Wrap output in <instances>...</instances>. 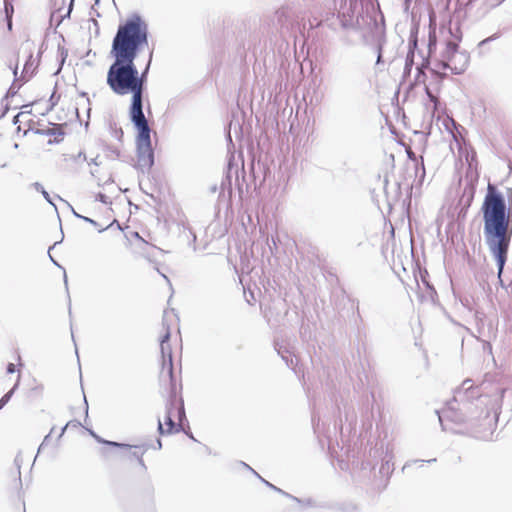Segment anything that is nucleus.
<instances>
[{
  "instance_id": "1",
  "label": "nucleus",
  "mask_w": 512,
  "mask_h": 512,
  "mask_svg": "<svg viewBox=\"0 0 512 512\" xmlns=\"http://www.w3.org/2000/svg\"><path fill=\"white\" fill-rule=\"evenodd\" d=\"M146 45L148 25L138 14H133L119 25L112 41L110 54L114 62L108 69L106 81L115 94H131L129 118L144 114L141 82L134 61Z\"/></svg>"
},
{
  "instance_id": "2",
  "label": "nucleus",
  "mask_w": 512,
  "mask_h": 512,
  "mask_svg": "<svg viewBox=\"0 0 512 512\" xmlns=\"http://www.w3.org/2000/svg\"><path fill=\"white\" fill-rule=\"evenodd\" d=\"M435 413L442 423V416L455 423H464L470 420H483L484 425L492 429L498 421L499 413L495 410V404L491 403L488 396H482L476 388H473L470 379L463 381L460 387L455 390L453 399L448 401L445 409L440 415L439 411Z\"/></svg>"
},
{
  "instance_id": "3",
  "label": "nucleus",
  "mask_w": 512,
  "mask_h": 512,
  "mask_svg": "<svg viewBox=\"0 0 512 512\" xmlns=\"http://www.w3.org/2000/svg\"><path fill=\"white\" fill-rule=\"evenodd\" d=\"M369 1L366 3V11L361 1H350L349 6H344L338 13L340 25L343 29H351L360 33L361 38L367 41L371 36L376 42L377 60L376 64L382 63V51L385 43V26L383 15L377 13L374 7L369 10ZM371 6H373L371 4Z\"/></svg>"
},
{
  "instance_id": "4",
  "label": "nucleus",
  "mask_w": 512,
  "mask_h": 512,
  "mask_svg": "<svg viewBox=\"0 0 512 512\" xmlns=\"http://www.w3.org/2000/svg\"><path fill=\"white\" fill-rule=\"evenodd\" d=\"M137 130L136 153L138 169L142 173L148 172L155 163L154 150L151 143V129L145 115L129 118Z\"/></svg>"
},
{
  "instance_id": "5",
  "label": "nucleus",
  "mask_w": 512,
  "mask_h": 512,
  "mask_svg": "<svg viewBox=\"0 0 512 512\" xmlns=\"http://www.w3.org/2000/svg\"><path fill=\"white\" fill-rule=\"evenodd\" d=\"M459 45L455 41H448L446 49L442 53V60L431 68V72L440 77H446L445 73H440L438 69H450L453 74H462L468 67L470 56L466 51H459Z\"/></svg>"
},
{
  "instance_id": "6",
  "label": "nucleus",
  "mask_w": 512,
  "mask_h": 512,
  "mask_svg": "<svg viewBox=\"0 0 512 512\" xmlns=\"http://www.w3.org/2000/svg\"><path fill=\"white\" fill-rule=\"evenodd\" d=\"M176 402V392L172 390L166 405V414L164 416L165 424L167 426L166 430L163 428L161 420L158 419V432L160 435L174 434L180 431V426L173 420V409L175 408Z\"/></svg>"
},
{
  "instance_id": "7",
  "label": "nucleus",
  "mask_w": 512,
  "mask_h": 512,
  "mask_svg": "<svg viewBox=\"0 0 512 512\" xmlns=\"http://www.w3.org/2000/svg\"><path fill=\"white\" fill-rule=\"evenodd\" d=\"M466 181L461 200L464 201L466 207H469L476 193L478 175L473 173L467 174Z\"/></svg>"
},
{
  "instance_id": "8",
  "label": "nucleus",
  "mask_w": 512,
  "mask_h": 512,
  "mask_svg": "<svg viewBox=\"0 0 512 512\" xmlns=\"http://www.w3.org/2000/svg\"><path fill=\"white\" fill-rule=\"evenodd\" d=\"M134 451L130 452L128 455H122V458H128V459H134V462H137L139 467L141 468L142 472L147 471V466L143 460V455L146 453V451L150 448L148 444H141V445H131Z\"/></svg>"
},
{
  "instance_id": "9",
  "label": "nucleus",
  "mask_w": 512,
  "mask_h": 512,
  "mask_svg": "<svg viewBox=\"0 0 512 512\" xmlns=\"http://www.w3.org/2000/svg\"><path fill=\"white\" fill-rule=\"evenodd\" d=\"M160 350L163 358V369L167 365V373L171 381L174 380L172 351L169 344H160Z\"/></svg>"
},
{
  "instance_id": "10",
  "label": "nucleus",
  "mask_w": 512,
  "mask_h": 512,
  "mask_svg": "<svg viewBox=\"0 0 512 512\" xmlns=\"http://www.w3.org/2000/svg\"><path fill=\"white\" fill-rule=\"evenodd\" d=\"M241 464L249 469L250 471H252L267 487H269L270 489H272L273 491L283 495L284 497H287L295 502H301L300 498L296 497V496H293L291 494H289L288 492L282 490L281 488L275 486L274 484L270 483L269 481L265 480L264 478H262L255 470H253L249 465H247L246 463L244 462H241Z\"/></svg>"
},
{
  "instance_id": "11",
  "label": "nucleus",
  "mask_w": 512,
  "mask_h": 512,
  "mask_svg": "<svg viewBox=\"0 0 512 512\" xmlns=\"http://www.w3.org/2000/svg\"><path fill=\"white\" fill-rule=\"evenodd\" d=\"M88 431H89V434L100 444H104V445H108L113 448H119V449H124V450H131V448H132L131 444L106 440V439L102 438L101 436H99L98 434H96L93 430L90 429Z\"/></svg>"
},
{
  "instance_id": "12",
  "label": "nucleus",
  "mask_w": 512,
  "mask_h": 512,
  "mask_svg": "<svg viewBox=\"0 0 512 512\" xmlns=\"http://www.w3.org/2000/svg\"><path fill=\"white\" fill-rule=\"evenodd\" d=\"M409 51L407 53V56H406V59H405V66H404V71H403V76L406 77V76H409L411 71H412V68H413V65H414V51H413V47L416 46V42H411L409 43Z\"/></svg>"
},
{
  "instance_id": "13",
  "label": "nucleus",
  "mask_w": 512,
  "mask_h": 512,
  "mask_svg": "<svg viewBox=\"0 0 512 512\" xmlns=\"http://www.w3.org/2000/svg\"><path fill=\"white\" fill-rule=\"evenodd\" d=\"M20 379H21V375L19 374L14 386L6 394H4L2 396V398L0 399V410L10 401V399L14 395L15 391L18 389L19 384H20Z\"/></svg>"
},
{
  "instance_id": "14",
  "label": "nucleus",
  "mask_w": 512,
  "mask_h": 512,
  "mask_svg": "<svg viewBox=\"0 0 512 512\" xmlns=\"http://www.w3.org/2000/svg\"><path fill=\"white\" fill-rule=\"evenodd\" d=\"M437 461L436 458H431V459H428V460H421V459H411V460H408L405 462V464L403 465L402 467V472L403 473H408V471L410 470V468L414 465V464H420V467L423 466L424 463H435Z\"/></svg>"
},
{
  "instance_id": "15",
  "label": "nucleus",
  "mask_w": 512,
  "mask_h": 512,
  "mask_svg": "<svg viewBox=\"0 0 512 512\" xmlns=\"http://www.w3.org/2000/svg\"><path fill=\"white\" fill-rule=\"evenodd\" d=\"M151 59H152V53L150 54V58H149L148 64L146 65L145 69L141 73L138 72V77L141 82V96L142 97H143L145 85L147 82V74H148V71L150 68Z\"/></svg>"
},
{
  "instance_id": "16",
  "label": "nucleus",
  "mask_w": 512,
  "mask_h": 512,
  "mask_svg": "<svg viewBox=\"0 0 512 512\" xmlns=\"http://www.w3.org/2000/svg\"><path fill=\"white\" fill-rule=\"evenodd\" d=\"M32 186L35 188L36 191L42 194V196L49 204H51L55 209H57L49 193L44 189V187L39 182H34Z\"/></svg>"
},
{
  "instance_id": "17",
  "label": "nucleus",
  "mask_w": 512,
  "mask_h": 512,
  "mask_svg": "<svg viewBox=\"0 0 512 512\" xmlns=\"http://www.w3.org/2000/svg\"><path fill=\"white\" fill-rule=\"evenodd\" d=\"M174 411L177 412V418H178L179 422H182V420L186 418L183 400H180L179 404H178V401L176 402V405H175V408L173 409V412Z\"/></svg>"
},
{
  "instance_id": "18",
  "label": "nucleus",
  "mask_w": 512,
  "mask_h": 512,
  "mask_svg": "<svg viewBox=\"0 0 512 512\" xmlns=\"http://www.w3.org/2000/svg\"><path fill=\"white\" fill-rule=\"evenodd\" d=\"M416 75H415V79H414V84H421V83H425V80H426V73L424 72V70L422 69L421 66H417L416 67Z\"/></svg>"
},
{
  "instance_id": "19",
  "label": "nucleus",
  "mask_w": 512,
  "mask_h": 512,
  "mask_svg": "<svg viewBox=\"0 0 512 512\" xmlns=\"http://www.w3.org/2000/svg\"><path fill=\"white\" fill-rule=\"evenodd\" d=\"M500 37V33L499 32H496L494 33L493 35L481 40L479 43H478V47L481 48L483 47L484 45H487L488 43L498 39Z\"/></svg>"
},
{
  "instance_id": "20",
  "label": "nucleus",
  "mask_w": 512,
  "mask_h": 512,
  "mask_svg": "<svg viewBox=\"0 0 512 512\" xmlns=\"http://www.w3.org/2000/svg\"><path fill=\"white\" fill-rule=\"evenodd\" d=\"M73 4H74V0H70L66 13L59 14V18H60L59 23L62 22L65 18H70V14L73 9Z\"/></svg>"
},
{
  "instance_id": "21",
  "label": "nucleus",
  "mask_w": 512,
  "mask_h": 512,
  "mask_svg": "<svg viewBox=\"0 0 512 512\" xmlns=\"http://www.w3.org/2000/svg\"><path fill=\"white\" fill-rule=\"evenodd\" d=\"M96 200L101 202V203H103V204L110 203L108 196L103 194V193H98L97 196H96Z\"/></svg>"
},
{
  "instance_id": "22",
  "label": "nucleus",
  "mask_w": 512,
  "mask_h": 512,
  "mask_svg": "<svg viewBox=\"0 0 512 512\" xmlns=\"http://www.w3.org/2000/svg\"><path fill=\"white\" fill-rule=\"evenodd\" d=\"M170 337H171L170 331H169V329H167L165 334L161 337L160 344H169Z\"/></svg>"
},
{
  "instance_id": "23",
  "label": "nucleus",
  "mask_w": 512,
  "mask_h": 512,
  "mask_svg": "<svg viewBox=\"0 0 512 512\" xmlns=\"http://www.w3.org/2000/svg\"><path fill=\"white\" fill-rule=\"evenodd\" d=\"M300 500H301V502H298V503L301 504V505H305V506H308V507H314L315 506V502L311 498L300 499Z\"/></svg>"
},
{
  "instance_id": "24",
  "label": "nucleus",
  "mask_w": 512,
  "mask_h": 512,
  "mask_svg": "<svg viewBox=\"0 0 512 512\" xmlns=\"http://www.w3.org/2000/svg\"><path fill=\"white\" fill-rule=\"evenodd\" d=\"M422 281L425 284V286L427 287V289L429 290L430 296L433 297L434 295H436V291H435L434 287L429 282H427L425 279H422Z\"/></svg>"
},
{
  "instance_id": "25",
  "label": "nucleus",
  "mask_w": 512,
  "mask_h": 512,
  "mask_svg": "<svg viewBox=\"0 0 512 512\" xmlns=\"http://www.w3.org/2000/svg\"><path fill=\"white\" fill-rule=\"evenodd\" d=\"M49 439H50V433L44 437V440L42 441V443L40 444V446H39V448H38V453H40V451H41V450L45 447V445L49 442Z\"/></svg>"
},
{
  "instance_id": "26",
  "label": "nucleus",
  "mask_w": 512,
  "mask_h": 512,
  "mask_svg": "<svg viewBox=\"0 0 512 512\" xmlns=\"http://www.w3.org/2000/svg\"><path fill=\"white\" fill-rule=\"evenodd\" d=\"M6 371L8 374H13L16 371V366L13 363H8L6 367Z\"/></svg>"
},
{
  "instance_id": "27",
  "label": "nucleus",
  "mask_w": 512,
  "mask_h": 512,
  "mask_svg": "<svg viewBox=\"0 0 512 512\" xmlns=\"http://www.w3.org/2000/svg\"><path fill=\"white\" fill-rule=\"evenodd\" d=\"M232 164L231 162L228 163V171H227V175H226V179L229 183V185H231V171H232Z\"/></svg>"
},
{
  "instance_id": "28",
  "label": "nucleus",
  "mask_w": 512,
  "mask_h": 512,
  "mask_svg": "<svg viewBox=\"0 0 512 512\" xmlns=\"http://www.w3.org/2000/svg\"><path fill=\"white\" fill-rule=\"evenodd\" d=\"M37 133L42 135H56V132L53 129H47L45 131L38 130Z\"/></svg>"
},
{
  "instance_id": "29",
  "label": "nucleus",
  "mask_w": 512,
  "mask_h": 512,
  "mask_svg": "<svg viewBox=\"0 0 512 512\" xmlns=\"http://www.w3.org/2000/svg\"><path fill=\"white\" fill-rule=\"evenodd\" d=\"M82 220H83V221H85V222H87V223H90L91 225H93V226H95V227H97V226H98V223H97L95 220H93L92 218H89V217L83 216V217H82Z\"/></svg>"
},
{
  "instance_id": "30",
  "label": "nucleus",
  "mask_w": 512,
  "mask_h": 512,
  "mask_svg": "<svg viewBox=\"0 0 512 512\" xmlns=\"http://www.w3.org/2000/svg\"><path fill=\"white\" fill-rule=\"evenodd\" d=\"M70 209L76 218L82 219L83 215L79 214L78 211H75V209L72 206H70Z\"/></svg>"
},
{
  "instance_id": "31",
  "label": "nucleus",
  "mask_w": 512,
  "mask_h": 512,
  "mask_svg": "<svg viewBox=\"0 0 512 512\" xmlns=\"http://www.w3.org/2000/svg\"><path fill=\"white\" fill-rule=\"evenodd\" d=\"M49 101L51 103V107L50 108L52 109L57 104V101L54 98V93L51 95Z\"/></svg>"
},
{
  "instance_id": "32",
  "label": "nucleus",
  "mask_w": 512,
  "mask_h": 512,
  "mask_svg": "<svg viewBox=\"0 0 512 512\" xmlns=\"http://www.w3.org/2000/svg\"><path fill=\"white\" fill-rule=\"evenodd\" d=\"M89 164H94V165H100V163L98 162V156L91 159V161L89 162Z\"/></svg>"
},
{
  "instance_id": "33",
  "label": "nucleus",
  "mask_w": 512,
  "mask_h": 512,
  "mask_svg": "<svg viewBox=\"0 0 512 512\" xmlns=\"http://www.w3.org/2000/svg\"><path fill=\"white\" fill-rule=\"evenodd\" d=\"M71 423H72V422H69V423H67L63 428H61V433H60L59 437H61V436L65 433V431H66L67 427H68Z\"/></svg>"
},
{
  "instance_id": "34",
  "label": "nucleus",
  "mask_w": 512,
  "mask_h": 512,
  "mask_svg": "<svg viewBox=\"0 0 512 512\" xmlns=\"http://www.w3.org/2000/svg\"><path fill=\"white\" fill-rule=\"evenodd\" d=\"M79 95L81 97H83V98H86L88 104L90 103L89 98L87 97V93L86 92H80Z\"/></svg>"
},
{
  "instance_id": "35",
  "label": "nucleus",
  "mask_w": 512,
  "mask_h": 512,
  "mask_svg": "<svg viewBox=\"0 0 512 512\" xmlns=\"http://www.w3.org/2000/svg\"><path fill=\"white\" fill-rule=\"evenodd\" d=\"M84 403H85V414H86V417H87L88 416V402H87L85 396H84Z\"/></svg>"
},
{
  "instance_id": "36",
  "label": "nucleus",
  "mask_w": 512,
  "mask_h": 512,
  "mask_svg": "<svg viewBox=\"0 0 512 512\" xmlns=\"http://www.w3.org/2000/svg\"><path fill=\"white\" fill-rule=\"evenodd\" d=\"M484 349L489 350V353H491L492 352L491 344L490 343H486L485 346H484Z\"/></svg>"
},
{
  "instance_id": "37",
  "label": "nucleus",
  "mask_w": 512,
  "mask_h": 512,
  "mask_svg": "<svg viewBox=\"0 0 512 512\" xmlns=\"http://www.w3.org/2000/svg\"><path fill=\"white\" fill-rule=\"evenodd\" d=\"M156 442H157V447L156 448L160 450L162 448V441H161V439H157Z\"/></svg>"
},
{
  "instance_id": "38",
  "label": "nucleus",
  "mask_w": 512,
  "mask_h": 512,
  "mask_svg": "<svg viewBox=\"0 0 512 512\" xmlns=\"http://www.w3.org/2000/svg\"><path fill=\"white\" fill-rule=\"evenodd\" d=\"M502 1H503V0H499V1H497L496 3H492V4H490V6H491V7H496V6L500 5Z\"/></svg>"
},
{
  "instance_id": "39",
  "label": "nucleus",
  "mask_w": 512,
  "mask_h": 512,
  "mask_svg": "<svg viewBox=\"0 0 512 512\" xmlns=\"http://www.w3.org/2000/svg\"><path fill=\"white\" fill-rule=\"evenodd\" d=\"M49 256H50L51 261H52L56 266H59V267H60V265L56 262L55 258H53L51 255H49Z\"/></svg>"
},
{
  "instance_id": "40",
  "label": "nucleus",
  "mask_w": 512,
  "mask_h": 512,
  "mask_svg": "<svg viewBox=\"0 0 512 512\" xmlns=\"http://www.w3.org/2000/svg\"><path fill=\"white\" fill-rule=\"evenodd\" d=\"M29 67H30V63L26 62L25 66H24V71L27 72Z\"/></svg>"
},
{
  "instance_id": "41",
  "label": "nucleus",
  "mask_w": 512,
  "mask_h": 512,
  "mask_svg": "<svg viewBox=\"0 0 512 512\" xmlns=\"http://www.w3.org/2000/svg\"><path fill=\"white\" fill-rule=\"evenodd\" d=\"M421 169H422V175H421V177L423 178V177H424V174H425V167H424L423 163L421 164Z\"/></svg>"
},
{
  "instance_id": "42",
  "label": "nucleus",
  "mask_w": 512,
  "mask_h": 512,
  "mask_svg": "<svg viewBox=\"0 0 512 512\" xmlns=\"http://www.w3.org/2000/svg\"><path fill=\"white\" fill-rule=\"evenodd\" d=\"M216 190H217V186H216V185H214V186H212V187L210 188V191H211L212 193H215V192H216Z\"/></svg>"
},
{
  "instance_id": "43",
  "label": "nucleus",
  "mask_w": 512,
  "mask_h": 512,
  "mask_svg": "<svg viewBox=\"0 0 512 512\" xmlns=\"http://www.w3.org/2000/svg\"><path fill=\"white\" fill-rule=\"evenodd\" d=\"M188 437L191 438L192 440L196 441V439L194 438L193 434L191 432H188L187 433Z\"/></svg>"
},
{
  "instance_id": "44",
  "label": "nucleus",
  "mask_w": 512,
  "mask_h": 512,
  "mask_svg": "<svg viewBox=\"0 0 512 512\" xmlns=\"http://www.w3.org/2000/svg\"><path fill=\"white\" fill-rule=\"evenodd\" d=\"M19 116H20V114H17V115L14 117V119H13L14 124H16V123H17Z\"/></svg>"
},
{
  "instance_id": "45",
  "label": "nucleus",
  "mask_w": 512,
  "mask_h": 512,
  "mask_svg": "<svg viewBox=\"0 0 512 512\" xmlns=\"http://www.w3.org/2000/svg\"><path fill=\"white\" fill-rule=\"evenodd\" d=\"M7 26H8V29H9V30H11V29H12V21H11V20H9V21H8Z\"/></svg>"
},
{
  "instance_id": "46",
  "label": "nucleus",
  "mask_w": 512,
  "mask_h": 512,
  "mask_svg": "<svg viewBox=\"0 0 512 512\" xmlns=\"http://www.w3.org/2000/svg\"><path fill=\"white\" fill-rule=\"evenodd\" d=\"M63 135H64V132H62V131L56 132V136H63Z\"/></svg>"
},
{
  "instance_id": "47",
  "label": "nucleus",
  "mask_w": 512,
  "mask_h": 512,
  "mask_svg": "<svg viewBox=\"0 0 512 512\" xmlns=\"http://www.w3.org/2000/svg\"><path fill=\"white\" fill-rule=\"evenodd\" d=\"M7 112V108L4 110V112L0 115V118L4 117Z\"/></svg>"
},
{
  "instance_id": "48",
  "label": "nucleus",
  "mask_w": 512,
  "mask_h": 512,
  "mask_svg": "<svg viewBox=\"0 0 512 512\" xmlns=\"http://www.w3.org/2000/svg\"><path fill=\"white\" fill-rule=\"evenodd\" d=\"M64 282H65V285L67 286V276H66V274H64Z\"/></svg>"
},
{
  "instance_id": "49",
  "label": "nucleus",
  "mask_w": 512,
  "mask_h": 512,
  "mask_svg": "<svg viewBox=\"0 0 512 512\" xmlns=\"http://www.w3.org/2000/svg\"><path fill=\"white\" fill-rule=\"evenodd\" d=\"M79 157H84V159H86L85 154H83V153H81V152L79 153Z\"/></svg>"
},
{
  "instance_id": "50",
  "label": "nucleus",
  "mask_w": 512,
  "mask_h": 512,
  "mask_svg": "<svg viewBox=\"0 0 512 512\" xmlns=\"http://www.w3.org/2000/svg\"><path fill=\"white\" fill-rule=\"evenodd\" d=\"M73 425H74V426H78V425H81V423H80V422H78V421H75Z\"/></svg>"
},
{
  "instance_id": "51",
  "label": "nucleus",
  "mask_w": 512,
  "mask_h": 512,
  "mask_svg": "<svg viewBox=\"0 0 512 512\" xmlns=\"http://www.w3.org/2000/svg\"><path fill=\"white\" fill-rule=\"evenodd\" d=\"M5 10H6V14L8 15L9 10H8V7H7V6L5 7Z\"/></svg>"
},
{
  "instance_id": "52",
  "label": "nucleus",
  "mask_w": 512,
  "mask_h": 512,
  "mask_svg": "<svg viewBox=\"0 0 512 512\" xmlns=\"http://www.w3.org/2000/svg\"><path fill=\"white\" fill-rule=\"evenodd\" d=\"M52 248H54V245H51V247L48 248V251H51Z\"/></svg>"
},
{
  "instance_id": "53",
  "label": "nucleus",
  "mask_w": 512,
  "mask_h": 512,
  "mask_svg": "<svg viewBox=\"0 0 512 512\" xmlns=\"http://www.w3.org/2000/svg\"><path fill=\"white\" fill-rule=\"evenodd\" d=\"M52 248H54V245H51V247L48 248V251H51Z\"/></svg>"
},
{
  "instance_id": "54",
  "label": "nucleus",
  "mask_w": 512,
  "mask_h": 512,
  "mask_svg": "<svg viewBox=\"0 0 512 512\" xmlns=\"http://www.w3.org/2000/svg\"><path fill=\"white\" fill-rule=\"evenodd\" d=\"M52 248H54V245H51V247L48 248V251H51Z\"/></svg>"
},
{
  "instance_id": "55",
  "label": "nucleus",
  "mask_w": 512,
  "mask_h": 512,
  "mask_svg": "<svg viewBox=\"0 0 512 512\" xmlns=\"http://www.w3.org/2000/svg\"><path fill=\"white\" fill-rule=\"evenodd\" d=\"M66 0H61V4L64 5Z\"/></svg>"
},
{
  "instance_id": "56",
  "label": "nucleus",
  "mask_w": 512,
  "mask_h": 512,
  "mask_svg": "<svg viewBox=\"0 0 512 512\" xmlns=\"http://www.w3.org/2000/svg\"><path fill=\"white\" fill-rule=\"evenodd\" d=\"M106 228L99 229V232H103Z\"/></svg>"
},
{
  "instance_id": "57",
  "label": "nucleus",
  "mask_w": 512,
  "mask_h": 512,
  "mask_svg": "<svg viewBox=\"0 0 512 512\" xmlns=\"http://www.w3.org/2000/svg\"><path fill=\"white\" fill-rule=\"evenodd\" d=\"M99 1H100V0H96V1H95V4H99Z\"/></svg>"
},
{
  "instance_id": "58",
  "label": "nucleus",
  "mask_w": 512,
  "mask_h": 512,
  "mask_svg": "<svg viewBox=\"0 0 512 512\" xmlns=\"http://www.w3.org/2000/svg\"><path fill=\"white\" fill-rule=\"evenodd\" d=\"M55 1V4H57L58 0H54Z\"/></svg>"
}]
</instances>
